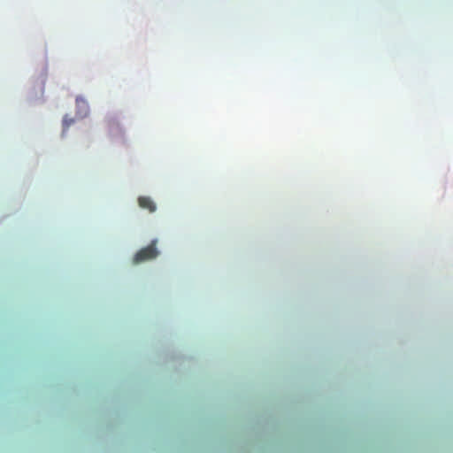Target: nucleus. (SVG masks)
<instances>
[{"instance_id":"obj_4","label":"nucleus","mask_w":453,"mask_h":453,"mask_svg":"<svg viewBox=\"0 0 453 453\" xmlns=\"http://www.w3.org/2000/svg\"><path fill=\"white\" fill-rule=\"evenodd\" d=\"M74 123V119L65 116L63 119V132L67 131L71 125Z\"/></svg>"},{"instance_id":"obj_2","label":"nucleus","mask_w":453,"mask_h":453,"mask_svg":"<svg viewBox=\"0 0 453 453\" xmlns=\"http://www.w3.org/2000/svg\"><path fill=\"white\" fill-rule=\"evenodd\" d=\"M76 108H77L76 114H77L78 118L82 119L88 115V104L83 97H81V96L76 97Z\"/></svg>"},{"instance_id":"obj_3","label":"nucleus","mask_w":453,"mask_h":453,"mask_svg":"<svg viewBox=\"0 0 453 453\" xmlns=\"http://www.w3.org/2000/svg\"><path fill=\"white\" fill-rule=\"evenodd\" d=\"M138 204L141 208L148 210L150 212H154L157 210L156 203L150 196H140L138 198Z\"/></svg>"},{"instance_id":"obj_1","label":"nucleus","mask_w":453,"mask_h":453,"mask_svg":"<svg viewBox=\"0 0 453 453\" xmlns=\"http://www.w3.org/2000/svg\"><path fill=\"white\" fill-rule=\"evenodd\" d=\"M159 254L157 249V241L154 240L150 245L138 250L134 257V263L140 264L156 258Z\"/></svg>"}]
</instances>
